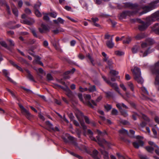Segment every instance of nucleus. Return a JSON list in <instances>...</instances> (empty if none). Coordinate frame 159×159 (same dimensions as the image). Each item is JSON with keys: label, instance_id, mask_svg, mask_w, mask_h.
Listing matches in <instances>:
<instances>
[{"label": "nucleus", "instance_id": "nucleus-1", "mask_svg": "<svg viewBox=\"0 0 159 159\" xmlns=\"http://www.w3.org/2000/svg\"><path fill=\"white\" fill-rule=\"evenodd\" d=\"M159 2V0H157L151 2L148 6L142 7L137 5L136 4H133L130 2L126 3L125 4L126 7L133 9L134 11H125L121 14V16L125 17L126 16V15H129V16L133 15L138 12L141 8H142L143 11L142 12L140 13V15H142L155 8L157 7V4Z\"/></svg>", "mask_w": 159, "mask_h": 159}, {"label": "nucleus", "instance_id": "nucleus-2", "mask_svg": "<svg viewBox=\"0 0 159 159\" xmlns=\"http://www.w3.org/2000/svg\"><path fill=\"white\" fill-rule=\"evenodd\" d=\"M97 132L98 135L96 136V138L97 139L98 144L101 147V148L99 149V151L101 153L104 155L105 159H108V153L105 151L104 147L103 146V144H107V142L104 139H101L100 138V137H103L107 134V133L105 131L102 132L98 129H97Z\"/></svg>", "mask_w": 159, "mask_h": 159}, {"label": "nucleus", "instance_id": "nucleus-3", "mask_svg": "<svg viewBox=\"0 0 159 159\" xmlns=\"http://www.w3.org/2000/svg\"><path fill=\"white\" fill-rule=\"evenodd\" d=\"M159 11H156L152 14L150 17L146 18V22H145L140 19H138V22L141 24L139 25V29L140 31L145 30L151 24V22L154 21L159 18Z\"/></svg>", "mask_w": 159, "mask_h": 159}, {"label": "nucleus", "instance_id": "nucleus-4", "mask_svg": "<svg viewBox=\"0 0 159 159\" xmlns=\"http://www.w3.org/2000/svg\"><path fill=\"white\" fill-rule=\"evenodd\" d=\"M150 69L153 74L156 75L154 84L155 85L159 84V61L152 66Z\"/></svg>", "mask_w": 159, "mask_h": 159}, {"label": "nucleus", "instance_id": "nucleus-5", "mask_svg": "<svg viewBox=\"0 0 159 159\" xmlns=\"http://www.w3.org/2000/svg\"><path fill=\"white\" fill-rule=\"evenodd\" d=\"M102 77L104 80L109 85H110L118 93H119V89L117 84L116 83H112L110 80H108L106 79V77L103 75L102 76Z\"/></svg>", "mask_w": 159, "mask_h": 159}, {"label": "nucleus", "instance_id": "nucleus-6", "mask_svg": "<svg viewBox=\"0 0 159 159\" xmlns=\"http://www.w3.org/2000/svg\"><path fill=\"white\" fill-rule=\"evenodd\" d=\"M154 43V40L151 38H148L146 39V42L143 43L141 44V47L142 48H144L148 47V44L151 45Z\"/></svg>", "mask_w": 159, "mask_h": 159}, {"label": "nucleus", "instance_id": "nucleus-7", "mask_svg": "<svg viewBox=\"0 0 159 159\" xmlns=\"http://www.w3.org/2000/svg\"><path fill=\"white\" fill-rule=\"evenodd\" d=\"M46 124L48 127V129L49 131H59V129L56 126L55 128L53 127V125L49 121L46 122Z\"/></svg>", "mask_w": 159, "mask_h": 159}, {"label": "nucleus", "instance_id": "nucleus-8", "mask_svg": "<svg viewBox=\"0 0 159 159\" xmlns=\"http://www.w3.org/2000/svg\"><path fill=\"white\" fill-rule=\"evenodd\" d=\"M41 27L42 28H39V31L41 33H45L50 31V28L48 25L42 24L41 25Z\"/></svg>", "mask_w": 159, "mask_h": 159}, {"label": "nucleus", "instance_id": "nucleus-9", "mask_svg": "<svg viewBox=\"0 0 159 159\" xmlns=\"http://www.w3.org/2000/svg\"><path fill=\"white\" fill-rule=\"evenodd\" d=\"M134 147L136 148H138L140 146H143L144 144V142L141 140H138L133 143Z\"/></svg>", "mask_w": 159, "mask_h": 159}, {"label": "nucleus", "instance_id": "nucleus-10", "mask_svg": "<svg viewBox=\"0 0 159 159\" xmlns=\"http://www.w3.org/2000/svg\"><path fill=\"white\" fill-rule=\"evenodd\" d=\"M134 77L138 75H141L140 69L137 67H134L133 69L131 70Z\"/></svg>", "mask_w": 159, "mask_h": 159}, {"label": "nucleus", "instance_id": "nucleus-11", "mask_svg": "<svg viewBox=\"0 0 159 159\" xmlns=\"http://www.w3.org/2000/svg\"><path fill=\"white\" fill-rule=\"evenodd\" d=\"M120 106L123 107V108H125L126 109H128V107L123 103L120 104V112H121V114L124 117H126L127 116L128 114L127 113V112L125 111L122 110L120 109Z\"/></svg>", "mask_w": 159, "mask_h": 159}, {"label": "nucleus", "instance_id": "nucleus-12", "mask_svg": "<svg viewBox=\"0 0 159 159\" xmlns=\"http://www.w3.org/2000/svg\"><path fill=\"white\" fill-rule=\"evenodd\" d=\"M134 80L137 81L138 83L142 84L144 82V80L141 77V75H138L134 77Z\"/></svg>", "mask_w": 159, "mask_h": 159}, {"label": "nucleus", "instance_id": "nucleus-13", "mask_svg": "<svg viewBox=\"0 0 159 159\" xmlns=\"http://www.w3.org/2000/svg\"><path fill=\"white\" fill-rule=\"evenodd\" d=\"M3 73L5 76L7 78L8 80L11 82L15 84L16 83L10 77L8 76L9 73L7 70L4 69L3 70Z\"/></svg>", "mask_w": 159, "mask_h": 159}, {"label": "nucleus", "instance_id": "nucleus-14", "mask_svg": "<svg viewBox=\"0 0 159 159\" xmlns=\"http://www.w3.org/2000/svg\"><path fill=\"white\" fill-rule=\"evenodd\" d=\"M9 62L14 67H16L17 69L21 71H23V70L21 68L16 64L15 62L11 60H9Z\"/></svg>", "mask_w": 159, "mask_h": 159}, {"label": "nucleus", "instance_id": "nucleus-15", "mask_svg": "<svg viewBox=\"0 0 159 159\" xmlns=\"http://www.w3.org/2000/svg\"><path fill=\"white\" fill-rule=\"evenodd\" d=\"M150 49V48H148V49L144 52H143V51H141L140 53V56L142 57H144L147 56L148 54L151 52H152L149 51Z\"/></svg>", "mask_w": 159, "mask_h": 159}, {"label": "nucleus", "instance_id": "nucleus-16", "mask_svg": "<svg viewBox=\"0 0 159 159\" xmlns=\"http://www.w3.org/2000/svg\"><path fill=\"white\" fill-rule=\"evenodd\" d=\"M25 70L27 74V77L30 80L35 82V81L34 80L33 76L30 74V71L27 69Z\"/></svg>", "mask_w": 159, "mask_h": 159}, {"label": "nucleus", "instance_id": "nucleus-17", "mask_svg": "<svg viewBox=\"0 0 159 159\" xmlns=\"http://www.w3.org/2000/svg\"><path fill=\"white\" fill-rule=\"evenodd\" d=\"M158 25V23H156L152 28V30L156 34H159V26Z\"/></svg>", "mask_w": 159, "mask_h": 159}, {"label": "nucleus", "instance_id": "nucleus-18", "mask_svg": "<svg viewBox=\"0 0 159 159\" xmlns=\"http://www.w3.org/2000/svg\"><path fill=\"white\" fill-rule=\"evenodd\" d=\"M107 47L110 48H112L114 46V43L112 42V39L111 38L110 40H108L106 42Z\"/></svg>", "mask_w": 159, "mask_h": 159}, {"label": "nucleus", "instance_id": "nucleus-19", "mask_svg": "<svg viewBox=\"0 0 159 159\" xmlns=\"http://www.w3.org/2000/svg\"><path fill=\"white\" fill-rule=\"evenodd\" d=\"M91 102L94 106H97V104L96 102L94 101L93 100H91V102L89 101H88L87 102V105L90 107L92 108L93 109L94 108V107L93 106Z\"/></svg>", "mask_w": 159, "mask_h": 159}, {"label": "nucleus", "instance_id": "nucleus-20", "mask_svg": "<svg viewBox=\"0 0 159 159\" xmlns=\"http://www.w3.org/2000/svg\"><path fill=\"white\" fill-rule=\"evenodd\" d=\"M66 91V94L69 98H71L73 96V94L72 92L69 88H67Z\"/></svg>", "mask_w": 159, "mask_h": 159}, {"label": "nucleus", "instance_id": "nucleus-21", "mask_svg": "<svg viewBox=\"0 0 159 159\" xmlns=\"http://www.w3.org/2000/svg\"><path fill=\"white\" fill-rule=\"evenodd\" d=\"M68 139L69 140L71 141L72 143L75 147H78V144L77 142L74 141L75 139V138L72 136H69L68 137Z\"/></svg>", "mask_w": 159, "mask_h": 159}, {"label": "nucleus", "instance_id": "nucleus-22", "mask_svg": "<svg viewBox=\"0 0 159 159\" xmlns=\"http://www.w3.org/2000/svg\"><path fill=\"white\" fill-rule=\"evenodd\" d=\"M91 20L93 21V25L95 26L96 27H98L100 26V25L96 23V22L98 21V19L97 17L95 18H92Z\"/></svg>", "mask_w": 159, "mask_h": 159}, {"label": "nucleus", "instance_id": "nucleus-23", "mask_svg": "<svg viewBox=\"0 0 159 159\" xmlns=\"http://www.w3.org/2000/svg\"><path fill=\"white\" fill-rule=\"evenodd\" d=\"M25 116L29 120H30L32 117V115L27 110L23 113Z\"/></svg>", "mask_w": 159, "mask_h": 159}, {"label": "nucleus", "instance_id": "nucleus-24", "mask_svg": "<svg viewBox=\"0 0 159 159\" xmlns=\"http://www.w3.org/2000/svg\"><path fill=\"white\" fill-rule=\"evenodd\" d=\"M29 20L25 19V24L30 25L33 24L34 22V20L32 18H29Z\"/></svg>", "mask_w": 159, "mask_h": 159}, {"label": "nucleus", "instance_id": "nucleus-25", "mask_svg": "<svg viewBox=\"0 0 159 159\" xmlns=\"http://www.w3.org/2000/svg\"><path fill=\"white\" fill-rule=\"evenodd\" d=\"M12 9L13 13L16 16H18V11L17 8L14 5H12Z\"/></svg>", "mask_w": 159, "mask_h": 159}, {"label": "nucleus", "instance_id": "nucleus-26", "mask_svg": "<svg viewBox=\"0 0 159 159\" xmlns=\"http://www.w3.org/2000/svg\"><path fill=\"white\" fill-rule=\"evenodd\" d=\"M34 61L35 63L39 64L42 66H43V64L40 61V58L39 57H36Z\"/></svg>", "mask_w": 159, "mask_h": 159}, {"label": "nucleus", "instance_id": "nucleus-27", "mask_svg": "<svg viewBox=\"0 0 159 159\" xmlns=\"http://www.w3.org/2000/svg\"><path fill=\"white\" fill-rule=\"evenodd\" d=\"M53 21L56 24H58L59 23L63 24L64 23V20L61 18L59 17L57 20H54Z\"/></svg>", "mask_w": 159, "mask_h": 159}, {"label": "nucleus", "instance_id": "nucleus-28", "mask_svg": "<svg viewBox=\"0 0 159 159\" xmlns=\"http://www.w3.org/2000/svg\"><path fill=\"white\" fill-rule=\"evenodd\" d=\"M98 152L96 150H94L92 154V156L95 159H98L97 156Z\"/></svg>", "mask_w": 159, "mask_h": 159}, {"label": "nucleus", "instance_id": "nucleus-29", "mask_svg": "<svg viewBox=\"0 0 159 159\" xmlns=\"http://www.w3.org/2000/svg\"><path fill=\"white\" fill-rule=\"evenodd\" d=\"M118 74V72H116L115 70H112L110 71L109 76H115Z\"/></svg>", "mask_w": 159, "mask_h": 159}, {"label": "nucleus", "instance_id": "nucleus-30", "mask_svg": "<svg viewBox=\"0 0 159 159\" xmlns=\"http://www.w3.org/2000/svg\"><path fill=\"white\" fill-rule=\"evenodd\" d=\"M88 91L90 92H93L96 91V87L95 85H91L88 88Z\"/></svg>", "mask_w": 159, "mask_h": 159}, {"label": "nucleus", "instance_id": "nucleus-31", "mask_svg": "<svg viewBox=\"0 0 159 159\" xmlns=\"http://www.w3.org/2000/svg\"><path fill=\"white\" fill-rule=\"evenodd\" d=\"M154 148H155L149 146H147L145 148L146 149L148 152L151 153L153 152Z\"/></svg>", "mask_w": 159, "mask_h": 159}, {"label": "nucleus", "instance_id": "nucleus-32", "mask_svg": "<svg viewBox=\"0 0 159 159\" xmlns=\"http://www.w3.org/2000/svg\"><path fill=\"white\" fill-rule=\"evenodd\" d=\"M122 134L124 135H128V132L126 130L122 128L120 130V134Z\"/></svg>", "mask_w": 159, "mask_h": 159}, {"label": "nucleus", "instance_id": "nucleus-33", "mask_svg": "<svg viewBox=\"0 0 159 159\" xmlns=\"http://www.w3.org/2000/svg\"><path fill=\"white\" fill-rule=\"evenodd\" d=\"M127 84L128 87L132 91H134V85L130 81L128 82Z\"/></svg>", "mask_w": 159, "mask_h": 159}, {"label": "nucleus", "instance_id": "nucleus-34", "mask_svg": "<svg viewBox=\"0 0 159 159\" xmlns=\"http://www.w3.org/2000/svg\"><path fill=\"white\" fill-rule=\"evenodd\" d=\"M80 2L86 10L88 9L87 4L84 0H80Z\"/></svg>", "mask_w": 159, "mask_h": 159}, {"label": "nucleus", "instance_id": "nucleus-35", "mask_svg": "<svg viewBox=\"0 0 159 159\" xmlns=\"http://www.w3.org/2000/svg\"><path fill=\"white\" fill-rule=\"evenodd\" d=\"M78 120L80 121V123L81 126H82V128L84 130H85L87 129V127L85 125L84 122L83 121H81L80 120L79 118L77 116Z\"/></svg>", "mask_w": 159, "mask_h": 159}, {"label": "nucleus", "instance_id": "nucleus-36", "mask_svg": "<svg viewBox=\"0 0 159 159\" xmlns=\"http://www.w3.org/2000/svg\"><path fill=\"white\" fill-rule=\"evenodd\" d=\"M41 5V2H38L34 5V8L35 9H39Z\"/></svg>", "mask_w": 159, "mask_h": 159}, {"label": "nucleus", "instance_id": "nucleus-37", "mask_svg": "<svg viewBox=\"0 0 159 159\" xmlns=\"http://www.w3.org/2000/svg\"><path fill=\"white\" fill-rule=\"evenodd\" d=\"M0 44L3 47L7 48V49L10 50V48L7 46L6 43L4 41H1L0 42Z\"/></svg>", "mask_w": 159, "mask_h": 159}, {"label": "nucleus", "instance_id": "nucleus-38", "mask_svg": "<svg viewBox=\"0 0 159 159\" xmlns=\"http://www.w3.org/2000/svg\"><path fill=\"white\" fill-rule=\"evenodd\" d=\"M144 36L143 34H138L136 37L135 38L136 39H141L144 38Z\"/></svg>", "mask_w": 159, "mask_h": 159}, {"label": "nucleus", "instance_id": "nucleus-39", "mask_svg": "<svg viewBox=\"0 0 159 159\" xmlns=\"http://www.w3.org/2000/svg\"><path fill=\"white\" fill-rule=\"evenodd\" d=\"M86 56L90 60L91 63L92 64L93 66L94 65V63H93L94 60L93 59L92 57L89 54H88Z\"/></svg>", "mask_w": 159, "mask_h": 159}, {"label": "nucleus", "instance_id": "nucleus-40", "mask_svg": "<svg viewBox=\"0 0 159 159\" xmlns=\"http://www.w3.org/2000/svg\"><path fill=\"white\" fill-rule=\"evenodd\" d=\"M139 47L138 46H134L132 49V52L134 53H136L139 49Z\"/></svg>", "mask_w": 159, "mask_h": 159}, {"label": "nucleus", "instance_id": "nucleus-41", "mask_svg": "<svg viewBox=\"0 0 159 159\" xmlns=\"http://www.w3.org/2000/svg\"><path fill=\"white\" fill-rule=\"evenodd\" d=\"M120 123L124 125H128L129 124V122L127 120L122 119H120Z\"/></svg>", "mask_w": 159, "mask_h": 159}, {"label": "nucleus", "instance_id": "nucleus-42", "mask_svg": "<svg viewBox=\"0 0 159 159\" xmlns=\"http://www.w3.org/2000/svg\"><path fill=\"white\" fill-rule=\"evenodd\" d=\"M104 107L108 111H110L112 108V106L110 105L107 104L104 106Z\"/></svg>", "mask_w": 159, "mask_h": 159}, {"label": "nucleus", "instance_id": "nucleus-43", "mask_svg": "<svg viewBox=\"0 0 159 159\" xmlns=\"http://www.w3.org/2000/svg\"><path fill=\"white\" fill-rule=\"evenodd\" d=\"M3 3L5 4L6 5V7L7 9V12L8 14H11V11L10 10L9 7V6L6 3L5 1H3Z\"/></svg>", "mask_w": 159, "mask_h": 159}, {"label": "nucleus", "instance_id": "nucleus-44", "mask_svg": "<svg viewBox=\"0 0 159 159\" xmlns=\"http://www.w3.org/2000/svg\"><path fill=\"white\" fill-rule=\"evenodd\" d=\"M131 37H128L126 40L123 41V43H129L131 41Z\"/></svg>", "mask_w": 159, "mask_h": 159}, {"label": "nucleus", "instance_id": "nucleus-45", "mask_svg": "<svg viewBox=\"0 0 159 159\" xmlns=\"http://www.w3.org/2000/svg\"><path fill=\"white\" fill-rule=\"evenodd\" d=\"M47 80L48 81L52 80H53V77L51 74H48L47 75Z\"/></svg>", "mask_w": 159, "mask_h": 159}, {"label": "nucleus", "instance_id": "nucleus-46", "mask_svg": "<svg viewBox=\"0 0 159 159\" xmlns=\"http://www.w3.org/2000/svg\"><path fill=\"white\" fill-rule=\"evenodd\" d=\"M106 96L107 98L111 97L112 96V93L110 92H105Z\"/></svg>", "mask_w": 159, "mask_h": 159}, {"label": "nucleus", "instance_id": "nucleus-47", "mask_svg": "<svg viewBox=\"0 0 159 159\" xmlns=\"http://www.w3.org/2000/svg\"><path fill=\"white\" fill-rule=\"evenodd\" d=\"M142 118L145 120L146 121L149 122L150 121L149 119L147 116L144 114H143L142 115Z\"/></svg>", "mask_w": 159, "mask_h": 159}, {"label": "nucleus", "instance_id": "nucleus-48", "mask_svg": "<svg viewBox=\"0 0 159 159\" xmlns=\"http://www.w3.org/2000/svg\"><path fill=\"white\" fill-rule=\"evenodd\" d=\"M35 14L38 17H41L42 15L41 13L39 11V9H35Z\"/></svg>", "mask_w": 159, "mask_h": 159}, {"label": "nucleus", "instance_id": "nucleus-49", "mask_svg": "<svg viewBox=\"0 0 159 159\" xmlns=\"http://www.w3.org/2000/svg\"><path fill=\"white\" fill-rule=\"evenodd\" d=\"M148 144L151 146H153L154 148H156L157 146L153 142L151 141H149L148 142Z\"/></svg>", "mask_w": 159, "mask_h": 159}, {"label": "nucleus", "instance_id": "nucleus-50", "mask_svg": "<svg viewBox=\"0 0 159 159\" xmlns=\"http://www.w3.org/2000/svg\"><path fill=\"white\" fill-rule=\"evenodd\" d=\"M31 30V32L32 33L33 35H34V37H35L36 38H38L39 37L36 33L35 30L34 29H32Z\"/></svg>", "mask_w": 159, "mask_h": 159}, {"label": "nucleus", "instance_id": "nucleus-51", "mask_svg": "<svg viewBox=\"0 0 159 159\" xmlns=\"http://www.w3.org/2000/svg\"><path fill=\"white\" fill-rule=\"evenodd\" d=\"M118 113V111L115 109H113L111 111V113L113 115H117Z\"/></svg>", "mask_w": 159, "mask_h": 159}, {"label": "nucleus", "instance_id": "nucleus-52", "mask_svg": "<svg viewBox=\"0 0 159 159\" xmlns=\"http://www.w3.org/2000/svg\"><path fill=\"white\" fill-rule=\"evenodd\" d=\"M19 106L20 108L21 109L22 112L24 113V112L25 111L26 109L24 107L20 104H19Z\"/></svg>", "mask_w": 159, "mask_h": 159}, {"label": "nucleus", "instance_id": "nucleus-53", "mask_svg": "<svg viewBox=\"0 0 159 159\" xmlns=\"http://www.w3.org/2000/svg\"><path fill=\"white\" fill-rule=\"evenodd\" d=\"M84 118L86 123L89 124L90 123L89 119L87 116H84Z\"/></svg>", "mask_w": 159, "mask_h": 159}, {"label": "nucleus", "instance_id": "nucleus-54", "mask_svg": "<svg viewBox=\"0 0 159 159\" xmlns=\"http://www.w3.org/2000/svg\"><path fill=\"white\" fill-rule=\"evenodd\" d=\"M141 89L142 91L144 93H146L148 95L149 94V93L145 88L144 87H142L141 88Z\"/></svg>", "mask_w": 159, "mask_h": 159}, {"label": "nucleus", "instance_id": "nucleus-55", "mask_svg": "<svg viewBox=\"0 0 159 159\" xmlns=\"http://www.w3.org/2000/svg\"><path fill=\"white\" fill-rule=\"evenodd\" d=\"M129 134H128V135L131 137H132L135 133V131L132 129L130 130H129Z\"/></svg>", "mask_w": 159, "mask_h": 159}, {"label": "nucleus", "instance_id": "nucleus-56", "mask_svg": "<svg viewBox=\"0 0 159 159\" xmlns=\"http://www.w3.org/2000/svg\"><path fill=\"white\" fill-rule=\"evenodd\" d=\"M22 88L23 89H24V90L27 93H32L31 90H30L27 89L26 88H25L24 87H22Z\"/></svg>", "mask_w": 159, "mask_h": 159}, {"label": "nucleus", "instance_id": "nucleus-57", "mask_svg": "<svg viewBox=\"0 0 159 159\" xmlns=\"http://www.w3.org/2000/svg\"><path fill=\"white\" fill-rule=\"evenodd\" d=\"M25 11L27 14H30L31 13V11L28 8H26L25 10Z\"/></svg>", "mask_w": 159, "mask_h": 159}, {"label": "nucleus", "instance_id": "nucleus-58", "mask_svg": "<svg viewBox=\"0 0 159 159\" xmlns=\"http://www.w3.org/2000/svg\"><path fill=\"white\" fill-rule=\"evenodd\" d=\"M50 16L53 18H55L57 16V14L55 12L51 13L50 14Z\"/></svg>", "mask_w": 159, "mask_h": 159}, {"label": "nucleus", "instance_id": "nucleus-59", "mask_svg": "<svg viewBox=\"0 0 159 159\" xmlns=\"http://www.w3.org/2000/svg\"><path fill=\"white\" fill-rule=\"evenodd\" d=\"M138 116V114L135 112H134V114L132 115V117L134 120H136L137 119V117Z\"/></svg>", "mask_w": 159, "mask_h": 159}, {"label": "nucleus", "instance_id": "nucleus-60", "mask_svg": "<svg viewBox=\"0 0 159 159\" xmlns=\"http://www.w3.org/2000/svg\"><path fill=\"white\" fill-rule=\"evenodd\" d=\"M68 116H69V118L71 120L73 121V120H74L73 119H74V116H73L72 113H69L68 114Z\"/></svg>", "mask_w": 159, "mask_h": 159}, {"label": "nucleus", "instance_id": "nucleus-61", "mask_svg": "<svg viewBox=\"0 0 159 159\" xmlns=\"http://www.w3.org/2000/svg\"><path fill=\"white\" fill-rule=\"evenodd\" d=\"M120 87L122 89L125 91H126V88L125 86L123 84H120Z\"/></svg>", "mask_w": 159, "mask_h": 159}, {"label": "nucleus", "instance_id": "nucleus-62", "mask_svg": "<svg viewBox=\"0 0 159 159\" xmlns=\"http://www.w3.org/2000/svg\"><path fill=\"white\" fill-rule=\"evenodd\" d=\"M52 32L54 34H57L59 33L58 29H57L56 30H52Z\"/></svg>", "mask_w": 159, "mask_h": 159}, {"label": "nucleus", "instance_id": "nucleus-63", "mask_svg": "<svg viewBox=\"0 0 159 159\" xmlns=\"http://www.w3.org/2000/svg\"><path fill=\"white\" fill-rule=\"evenodd\" d=\"M155 149V152L159 156V147L157 146Z\"/></svg>", "mask_w": 159, "mask_h": 159}, {"label": "nucleus", "instance_id": "nucleus-64", "mask_svg": "<svg viewBox=\"0 0 159 159\" xmlns=\"http://www.w3.org/2000/svg\"><path fill=\"white\" fill-rule=\"evenodd\" d=\"M154 120L157 123L159 124V117L157 116H156Z\"/></svg>", "mask_w": 159, "mask_h": 159}]
</instances>
